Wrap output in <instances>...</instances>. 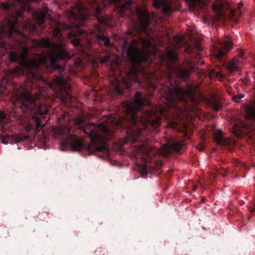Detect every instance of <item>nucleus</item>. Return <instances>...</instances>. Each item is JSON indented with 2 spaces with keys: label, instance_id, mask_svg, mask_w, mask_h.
<instances>
[{
  "label": "nucleus",
  "instance_id": "obj_1",
  "mask_svg": "<svg viewBox=\"0 0 255 255\" xmlns=\"http://www.w3.org/2000/svg\"><path fill=\"white\" fill-rule=\"evenodd\" d=\"M173 74L184 81L189 78V73L166 74L167 81L160 86L161 96L165 101V106L152 105L141 93L136 92L132 102H123L116 115L104 117L99 124H87L82 118H79L75 122L76 126L89 135L95 151L103 150L106 142L112 139L115 132L119 130L123 132L127 141L132 143L141 142L135 146V155L136 158H141L143 166L140 174L145 176L148 163L153 162L157 167H160L163 162L154 159L158 154V150L148 144L145 141L147 138L143 137L151 132H159L162 118L167 120L168 128L176 129L177 123L170 119V114L173 111H180L177 101L186 103L188 100H195L193 86L188 85L186 90L183 89L173 80Z\"/></svg>",
  "mask_w": 255,
  "mask_h": 255
},
{
  "label": "nucleus",
  "instance_id": "obj_2",
  "mask_svg": "<svg viewBox=\"0 0 255 255\" xmlns=\"http://www.w3.org/2000/svg\"><path fill=\"white\" fill-rule=\"evenodd\" d=\"M145 37H139L132 39L130 43L125 41L122 45V51L128 58L131 67L127 74V79L123 78L121 80L116 79L114 90L119 95L124 94L125 89L130 87V81L140 83L138 77V72L141 69V64L145 62Z\"/></svg>",
  "mask_w": 255,
  "mask_h": 255
},
{
  "label": "nucleus",
  "instance_id": "obj_3",
  "mask_svg": "<svg viewBox=\"0 0 255 255\" xmlns=\"http://www.w3.org/2000/svg\"><path fill=\"white\" fill-rule=\"evenodd\" d=\"M15 94L17 99L21 102V108L30 113L31 119L25 125V129L29 131L34 129L38 132L43 127L42 120L48 112L45 105L40 103L38 96L32 95L24 86L15 88Z\"/></svg>",
  "mask_w": 255,
  "mask_h": 255
},
{
  "label": "nucleus",
  "instance_id": "obj_4",
  "mask_svg": "<svg viewBox=\"0 0 255 255\" xmlns=\"http://www.w3.org/2000/svg\"><path fill=\"white\" fill-rule=\"evenodd\" d=\"M71 129L69 126H62L55 131V136L62 139L60 142L61 150L64 151L67 147H70L73 150L81 151L85 145L82 139L71 132Z\"/></svg>",
  "mask_w": 255,
  "mask_h": 255
},
{
  "label": "nucleus",
  "instance_id": "obj_5",
  "mask_svg": "<svg viewBox=\"0 0 255 255\" xmlns=\"http://www.w3.org/2000/svg\"><path fill=\"white\" fill-rule=\"evenodd\" d=\"M50 87L55 90L63 103H68L71 102V87L68 81L63 77H55Z\"/></svg>",
  "mask_w": 255,
  "mask_h": 255
},
{
  "label": "nucleus",
  "instance_id": "obj_6",
  "mask_svg": "<svg viewBox=\"0 0 255 255\" xmlns=\"http://www.w3.org/2000/svg\"><path fill=\"white\" fill-rule=\"evenodd\" d=\"M233 43L229 38H225L222 41H218L216 45H214L212 49L213 56L220 61L222 58L232 48Z\"/></svg>",
  "mask_w": 255,
  "mask_h": 255
},
{
  "label": "nucleus",
  "instance_id": "obj_7",
  "mask_svg": "<svg viewBox=\"0 0 255 255\" xmlns=\"http://www.w3.org/2000/svg\"><path fill=\"white\" fill-rule=\"evenodd\" d=\"M153 5L156 8H162L165 15H170L179 9V4L176 0H153Z\"/></svg>",
  "mask_w": 255,
  "mask_h": 255
},
{
  "label": "nucleus",
  "instance_id": "obj_8",
  "mask_svg": "<svg viewBox=\"0 0 255 255\" xmlns=\"http://www.w3.org/2000/svg\"><path fill=\"white\" fill-rule=\"evenodd\" d=\"M243 61L244 53L241 52L226 64V68L228 72L230 74H234L235 72L239 71L243 64Z\"/></svg>",
  "mask_w": 255,
  "mask_h": 255
},
{
  "label": "nucleus",
  "instance_id": "obj_9",
  "mask_svg": "<svg viewBox=\"0 0 255 255\" xmlns=\"http://www.w3.org/2000/svg\"><path fill=\"white\" fill-rule=\"evenodd\" d=\"M48 10L47 7H44L42 10L33 12V18L37 23L41 25L44 22L45 20L49 16Z\"/></svg>",
  "mask_w": 255,
  "mask_h": 255
},
{
  "label": "nucleus",
  "instance_id": "obj_10",
  "mask_svg": "<svg viewBox=\"0 0 255 255\" xmlns=\"http://www.w3.org/2000/svg\"><path fill=\"white\" fill-rule=\"evenodd\" d=\"M214 139L215 142L220 145L226 146L231 142L229 138H224L223 132L219 129L216 130L213 133Z\"/></svg>",
  "mask_w": 255,
  "mask_h": 255
},
{
  "label": "nucleus",
  "instance_id": "obj_11",
  "mask_svg": "<svg viewBox=\"0 0 255 255\" xmlns=\"http://www.w3.org/2000/svg\"><path fill=\"white\" fill-rule=\"evenodd\" d=\"M27 136L25 135H15L14 137H12L10 135L7 133H3L0 134V139L4 144L11 143L12 139H13L15 142H19L26 138Z\"/></svg>",
  "mask_w": 255,
  "mask_h": 255
},
{
  "label": "nucleus",
  "instance_id": "obj_12",
  "mask_svg": "<svg viewBox=\"0 0 255 255\" xmlns=\"http://www.w3.org/2000/svg\"><path fill=\"white\" fill-rule=\"evenodd\" d=\"M243 110L246 119L255 120V107L246 104L244 105Z\"/></svg>",
  "mask_w": 255,
  "mask_h": 255
},
{
  "label": "nucleus",
  "instance_id": "obj_13",
  "mask_svg": "<svg viewBox=\"0 0 255 255\" xmlns=\"http://www.w3.org/2000/svg\"><path fill=\"white\" fill-rule=\"evenodd\" d=\"M223 6V3L220 0H218L214 2L213 5V9L215 11L219 12L222 10Z\"/></svg>",
  "mask_w": 255,
  "mask_h": 255
},
{
  "label": "nucleus",
  "instance_id": "obj_14",
  "mask_svg": "<svg viewBox=\"0 0 255 255\" xmlns=\"http://www.w3.org/2000/svg\"><path fill=\"white\" fill-rule=\"evenodd\" d=\"M70 119V117L68 113L64 112L63 114L58 118V122L59 123L62 122H68Z\"/></svg>",
  "mask_w": 255,
  "mask_h": 255
},
{
  "label": "nucleus",
  "instance_id": "obj_15",
  "mask_svg": "<svg viewBox=\"0 0 255 255\" xmlns=\"http://www.w3.org/2000/svg\"><path fill=\"white\" fill-rule=\"evenodd\" d=\"M8 119L7 118L6 114L4 112L0 111V124L4 125L7 124Z\"/></svg>",
  "mask_w": 255,
  "mask_h": 255
},
{
  "label": "nucleus",
  "instance_id": "obj_16",
  "mask_svg": "<svg viewBox=\"0 0 255 255\" xmlns=\"http://www.w3.org/2000/svg\"><path fill=\"white\" fill-rule=\"evenodd\" d=\"M103 50L107 54L101 59L100 62L102 64L108 62L110 60L111 57V53L108 50Z\"/></svg>",
  "mask_w": 255,
  "mask_h": 255
},
{
  "label": "nucleus",
  "instance_id": "obj_17",
  "mask_svg": "<svg viewBox=\"0 0 255 255\" xmlns=\"http://www.w3.org/2000/svg\"><path fill=\"white\" fill-rule=\"evenodd\" d=\"M183 144L181 142H175L172 144V148L176 151L178 152L182 147Z\"/></svg>",
  "mask_w": 255,
  "mask_h": 255
},
{
  "label": "nucleus",
  "instance_id": "obj_18",
  "mask_svg": "<svg viewBox=\"0 0 255 255\" xmlns=\"http://www.w3.org/2000/svg\"><path fill=\"white\" fill-rule=\"evenodd\" d=\"M147 84L150 89V93L148 94V96H152L153 95V92L157 89L155 85L150 81H148Z\"/></svg>",
  "mask_w": 255,
  "mask_h": 255
},
{
  "label": "nucleus",
  "instance_id": "obj_19",
  "mask_svg": "<svg viewBox=\"0 0 255 255\" xmlns=\"http://www.w3.org/2000/svg\"><path fill=\"white\" fill-rule=\"evenodd\" d=\"M243 5V3L242 2H240L239 3V8L236 11H235L234 10H232V14L233 17L236 16L237 14H238L239 16L241 14V12L239 10V8L241 6H242Z\"/></svg>",
  "mask_w": 255,
  "mask_h": 255
},
{
  "label": "nucleus",
  "instance_id": "obj_20",
  "mask_svg": "<svg viewBox=\"0 0 255 255\" xmlns=\"http://www.w3.org/2000/svg\"><path fill=\"white\" fill-rule=\"evenodd\" d=\"M0 6L2 9L8 10L9 9L10 5L7 2H3L0 4Z\"/></svg>",
  "mask_w": 255,
  "mask_h": 255
},
{
  "label": "nucleus",
  "instance_id": "obj_21",
  "mask_svg": "<svg viewBox=\"0 0 255 255\" xmlns=\"http://www.w3.org/2000/svg\"><path fill=\"white\" fill-rule=\"evenodd\" d=\"M244 97V95L242 94H239L238 95L235 96L233 97V100L237 103L240 102V100Z\"/></svg>",
  "mask_w": 255,
  "mask_h": 255
},
{
  "label": "nucleus",
  "instance_id": "obj_22",
  "mask_svg": "<svg viewBox=\"0 0 255 255\" xmlns=\"http://www.w3.org/2000/svg\"><path fill=\"white\" fill-rule=\"evenodd\" d=\"M21 68L18 66H16L14 68V69H13V70L12 71V72L13 74H17L21 72Z\"/></svg>",
  "mask_w": 255,
  "mask_h": 255
},
{
  "label": "nucleus",
  "instance_id": "obj_23",
  "mask_svg": "<svg viewBox=\"0 0 255 255\" xmlns=\"http://www.w3.org/2000/svg\"><path fill=\"white\" fill-rule=\"evenodd\" d=\"M191 3V4L193 5H195L196 4L202 2L203 0H188Z\"/></svg>",
  "mask_w": 255,
  "mask_h": 255
},
{
  "label": "nucleus",
  "instance_id": "obj_24",
  "mask_svg": "<svg viewBox=\"0 0 255 255\" xmlns=\"http://www.w3.org/2000/svg\"><path fill=\"white\" fill-rule=\"evenodd\" d=\"M216 76H217V78H220V79H222L224 77V75L220 72L216 73Z\"/></svg>",
  "mask_w": 255,
  "mask_h": 255
},
{
  "label": "nucleus",
  "instance_id": "obj_25",
  "mask_svg": "<svg viewBox=\"0 0 255 255\" xmlns=\"http://www.w3.org/2000/svg\"><path fill=\"white\" fill-rule=\"evenodd\" d=\"M195 46H196V48L197 49V50L200 51L202 50L201 46L199 44L196 43Z\"/></svg>",
  "mask_w": 255,
  "mask_h": 255
},
{
  "label": "nucleus",
  "instance_id": "obj_26",
  "mask_svg": "<svg viewBox=\"0 0 255 255\" xmlns=\"http://www.w3.org/2000/svg\"><path fill=\"white\" fill-rule=\"evenodd\" d=\"M220 106L218 105H216L214 106L213 107V109L214 110H215L216 111H218L219 110V109H220Z\"/></svg>",
  "mask_w": 255,
  "mask_h": 255
},
{
  "label": "nucleus",
  "instance_id": "obj_27",
  "mask_svg": "<svg viewBox=\"0 0 255 255\" xmlns=\"http://www.w3.org/2000/svg\"><path fill=\"white\" fill-rule=\"evenodd\" d=\"M23 14V11H19L16 12V14L18 17H21Z\"/></svg>",
  "mask_w": 255,
  "mask_h": 255
},
{
  "label": "nucleus",
  "instance_id": "obj_28",
  "mask_svg": "<svg viewBox=\"0 0 255 255\" xmlns=\"http://www.w3.org/2000/svg\"><path fill=\"white\" fill-rule=\"evenodd\" d=\"M196 188H197V185L194 186V187H193V190H196Z\"/></svg>",
  "mask_w": 255,
  "mask_h": 255
},
{
  "label": "nucleus",
  "instance_id": "obj_29",
  "mask_svg": "<svg viewBox=\"0 0 255 255\" xmlns=\"http://www.w3.org/2000/svg\"><path fill=\"white\" fill-rule=\"evenodd\" d=\"M88 148H89V150H90L91 146L90 145H88Z\"/></svg>",
  "mask_w": 255,
  "mask_h": 255
},
{
  "label": "nucleus",
  "instance_id": "obj_30",
  "mask_svg": "<svg viewBox=\"0 0 255 255\" xmlns=\"http://www.w3.org/2000/svg\"><path fill=\"white\" fill-rule=\"evenodd\" d=\"M14 29V27H11V30H13Z\"/></svg>",
  "mask_w": 255,
  "mask_h": 255
},
{
  "label": "nucleus",
  "instance_id": "obj_31",
  "mask_svg": "<svg viewBox=\"0 0 255 255\" xmlns=\"http://www.w3.org/2000/svg\"><path fill=\"white\" fill-rule=\"evenodd\" d=\"M19 1H22V2H24L25 0H19Z\"/></svg>",
  "mask_w": 255,
  "mask_h": 255
},
{
  "label": "nucleus",
  "instance_id": "obj_32",
  "mask_svg": "<svg viewBox=\"0 0 255 255\" xmlns=\"http://www.w3.org/2000/svg\"><path fill=\"white\" fill-rule=\"evenodd\" d=\"M35 26H33V27H32V29H35Z\"/></svg>",
  "mask_w": 255,
  "mask_h": 255
},
{
  "label": "nucleus",
  "instance_id": "obj_33",
  "mask_svg": "<svg viewBox=\"0 0 255 255\" xmlns=\"http://www.w3.org/2000/svg\"><path fill=\"white\" fill-rule=\"evenodd\" d=\"M201 150H203V148H202Z\"/></svg>",
  "mask_w": 255,
  "mask_h": 255
}]
</instances>
